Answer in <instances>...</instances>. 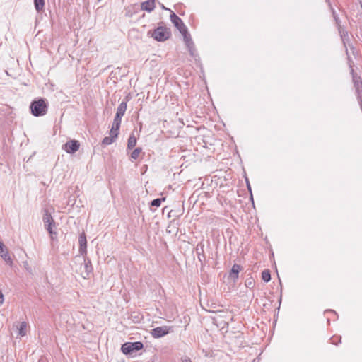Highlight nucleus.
<instances>
[{
  "label": "nucleus",
  "instance_id": "31",
  "mask_svg": "<svg viewBox=\"0 0 362 362\" xmlns=\"http://www.w3.org/2000/svg\"><path fill=\"white\" fill-rule=\"evenodd\" d=\"M253 284H254V283H253L252 280H250V279H247V280L246 281V282H245V285H246V286H247V287H248V288H251V287H252V286H253Z\"/></svg>",
  "mask_w": 362,
  "mask_h": 362
},
{
  "label": "nucleus",
  "instance_id": "30",
  "mask_svg": "<svg viewBox=\"0 0 362 362\" xmlns=\"http://www.w3.org/2000/svg\"><path fill=\"white\" fill-rule=\"evenodd\" d=\"M187 47L188 49L189 54L192 57H196V48H195L194 44L192 43L190 45H187Z\"/></svg>",
  "mask_w": 362,
  "mask_h": 362
},
{
  "label": "nucleus",
  "instance_id": "17",
  "mask_svg": "<svg viewBox=\"0 0 362 362\" xmlns=\"http://www.w3.org/2000/svg\"><path fill=\"white\" fill-rule=\"evenodd\" d=\"M331 11H332L335 24L337 26L338 30H341V29H344L341 25V21L332 6H331Z\"/></svg>",
  "mask_w": 362,
  "mask_h": 362
},
{
  "label": "nucleus",
  "instance_id": "11",
  "mask_svg": "<svg viewBox=\"0 0 362 362\" xmlns=\"http://www.w3.org/2000/svg\"><path fill=\"white\" fill-rule=\"evenodd\" d=\"M242 267L240 265L234 264L229 272L228 279L233 282H235L239 276V272L241 271Z\"/></svg>",
  "mask_w": 362,
  "mask_h": 362
},
{
  "label": "nucleus",
  "instance_id": "14",
  "mask_svg": "<svg viewBox=\"0 0 362 362\" xmlns=\"http://www.w3.org/2000/svg\"><path fill=\"white\" fill-rule=\"evenodd\" d=\"M127 100L128 99H126V100L124 101H122L118 106L117 109V112L116 114L123 117V115H124L126 110H127Z\"/></svg>",
  "mask_w": 362,
  "mask_h": 362
},
{
  "label": "nucleus",
  "instance_id": "6",
  "mask_svg": "<svg viewBox=\"0 0 362 362\" xmlns=\"http://www.w3.org/2000/svg\"><path fill=\"white\" fill-rule=\"evenodd\" d=\"M170 18L171 22L178 29L180 33L187 30L182 20L172 11H170Z\"/></svg>",
  "mask_w": 362,
  "mask_h": 362
},
{
  "label": "nucleus",
  "instance_id": "36",
  "mask_svg": "<svg viewBox=\"0 0 362 362\" xmlns=\"http://www.w3.org/2000/svg\"><path fill=\"white\" fill-rule=\"evenodd\" d=\"M38 362H46V359L44 357H41L39 358Z\"/></svg>",
  "mask_w": 362,
  "mask_h": 362
},
{
  "label": "nucleus",
  "instance_id": "29",
  "mask_svg": "<svg viewBox=\"0 0 362 362\" xmlns=\"http://www.w3.org/2000/svg\"><path fill=\"white\" fill-rule=\"evenodd\" d=\"M330 342L332 344L338 345L339 343H341V336H333L330 338Z\"/></svg>",
  "mask_w": 362,
  "mask_h": 362
},
{
  "label": "nucleus",
  "instance_id": "15",
  "mask_svg": "<svg viewBox=\"0 0 362 362\" xmlns=\"http://www.w3.org/2000/svg\"><path fill=\"white\" fill-rule=\"evenodd\" d=\"M46 230L48 231L52 240H54L57 236V232L54 230V228H56V223H53V224H47V226H45Z\"/></svg>",
  "mask_w": 362,
  "mask_h": 362
},
{
  "label": "nucleus",
  "instance_id": "8",
  "mask_svg": "<svg viewBox=\"0 0 362 362\" xmlns=\"http://www.w3.org/2000/svg\"><path fill=\"white\" fill-rule=\"evenodd\" d=\"M80 147V143L77 140H70L67 141L63 147V149H64L67 153H74L76 152Z\"/></svg>",
  "mask_w": 362,
  "mask_h": 362
},
{
  "label": "nucleus",
  "instance_id": "27",
  "mask_svg": "<svg viewBox=\"0 0 362 362\" xmlns=\"http://www.w3.org/2000/svg\"><path fill=\"white\" fill-rule=\"evenodd\" d=\"M141 151H142L141 148H135L131 153V158H132L134 160H136L139 158V154L141 153Z\"/></svg>",
  "mask_w": 362,
  "mask_h": 362
},
{
  "label": "nucleus",
  "instance_id": "34",
  "mask_svg": "<svg viewBox=\"0 0 362 362\" xmlns=\"http://www.w3.org/2000/svg\"><path fill=\"white\" fill-rule=\"evenodd\" d=\"M4 245L0 242V252H4Z\"/></svg>",
  "mask_w": 362,
  "mask_h": 362
},
{
  "label": "nucleus",
  "instance_id": "35",
  "mask_svg": "<svg viewBox=\"0 0 362 362\" xmlns=\"http://www.w3.org/2000/svg\"><path fill=\"white\" fill-rule=\"evenodd\" d=\"M357 101H358V103L359 104L361 110H362V98L357 100Z\"/></svg>",
  "mask_w": 362,
  "mask_h": 362
},
{
  "label": "nucleus",
  "instance_id": "38",
  "mask_svg": "<svg viewBox=\"0 0 362 362\" xmlns=\"http://www.w3.org/2000/svg\"><path fill=\"white\" fill-rule=\"evenodd\" d=\"M246 181H247V185L248 189L251 192V187H250V185L249 184L247 179L246 180Z\"/></svg>",
  "mask_w": 362,
  "mask_h": 362
},
{
  "label": "nucleus",
  "instance_id": "19",
  "mask_svg": "<svg viewBox=\"0 0 362 362\" xmlns=\"http://www.w3.org/2000/svg\"><path fill=\"white\" fill-rule=\"evenodd\" d=\"M45 4V0H34L35 8L37 12L43 11Z\"/></svg>",
  "mask_w": 362,
  "mask_h": 362
},
{
  "label": "nucleus",
  "instance_id": "23",
  "mask_svg": "<svg viewBox=\"0 0 362 362\" xmlns=\"http://www.w3.org/2000/svg\"><path fill=\"white\" fill-rule=\"evenodd\" d=\"M262 279L264 282H269L271 280V273L269 269H264L262 272Z\"/></svg>",
  "mask_w": 362,
  "mask_h": 362
},
{
  "label": "nucleus",
  "instance_id": "33",
  "mask_svg": "<svg viewBox=\"0 0 362 362\" xmlns=\"http://www.w3.org/2000/svg\"><path fill=\"white\" fill-rule=\"evenodd\" d=\"M4 300V295L0 292V304H2Z\"/></svg>",
  "mask_w": 362,
  "mask_h": 362
},
{
  "label": "nucleus",
  "instance_id": "16",
  "mask_svg": "<svg viewBox=\"0 0 362 362\" xmlns=\"http://www.w3.org/2000/svg\"><path fill=\"white\" fill-rule=\"evenodd\" d=\"M181 34L183 36V40L186 46L190 45L191 44L194 43L191 37V35L188 32V30L183 31L182 33H181Z\"/></svg>",
  "mask_w": 362,
  "mask_h": 362
},
{
  "label": "nucleus",
  "instance_id": "5",
  "mask_svg": "<svg viewBox=\"0 0 362 362\" xmlns=\"http://www.w3.org/2000/svg\"><path fill=\"white\" fill-rule=\"evenodd\" d=\"M83 269L81 271V275L84 279H88L90 278V275L93 273V268L90 259L88 258L86 255L83 256Z\"/></svg>",
  "mask_w": 362,
  "mask_h": 362
},
{
  "label": "nucleus",
  "instance_id": "7",
  "mask_svg": "<svg viewBox=\"0 0 362 362\" xmlns=\"http://www.w3.org/2000/svg\"><path fill=\"white\" fill-rule=\"evenodd\" d=\"M172 331V328L168 326L157 327L151 330V335L154 338H160Z\"/></svg>",
  "mask_w": 362,
  "mask_h": 362
},
{
  "label": "nucleus",
  "instance_id": "26",
  "mask_svg": "<svg viewBox=\"0 0 362 362\" xmlns=\"http://www.w3.org/2000/svg\"><path fill=\"white\" fill-rule=\"evenodd\" d=\"M115 141V139H114L112 136H105L103 141H102V145L107 146L112 144Z\"/></svg>",
  "mask_w": 362,
  "mask_h": 362
},
{
  "label": "nucleus",
  "instance_id": "37",
  "mask_svg": "<svg viewBox=\"0 0 362 362\" xmlns=\"http://www.w3.org/2000/svg\"><path fill=\"white\" fill-rule=\"evenodd\" d=\"M160 6L162 9L168 10V8H167L163 4L160 3ZM169 11H170V10L169 9Z\"/></svg>",
  "mask_w": 362,
  "mask_h": 362
},
{
  "label": "nucleus",
  "instance_id": "18",
  "mask_svg": "<svg viewBox=\"0 0 362 362\" xmlns=\"http://www.w3.org/2000/svg\"><path fill=\"white\" fill-rule=\"evenodd\" d=\"M136 144V138L134 136V134L132 133V134H130V136L128 139L127 148V149H132L133 148L135 147Z\"/></svg>",
  "mask_w": 362,
  "mask_h": 362
},
{
  "label": "nucleus",
  "instance_id": "39",
  "mask_svg": "<svg viewBox=\"0 0 362 362\" xmlns=\"http://www.w3.org/2000/svg\"><path fill=\"white\" fill-rule=\"evenodd\" d=\"M326 2H327V3H328L329 6L331 8L332 4H331V3H330V1H329V0H326Z\"/></svg>",
  "mask_w": 362,
  "mask_h": 362
},
{
  "label": "nucleus",
  "instance_id": "13",
  "mask_svg": "<svg viewBox=\"0 0 362 362\" xmlns=\"http://www.w3.org/2000/svg\"><path fill=\"white\" fill-rule=\"evenodd\" d=\"M42 221L45 224V226H47V224H53V223H55L54 221L51 214L48 211L47 209L44 210V215L42 217Z\"/></svg>",
  "mask_w": 362,
  "mask_h": 362
},
{
  "label": "nucleus",
  "instance_id": "25",
  "mask_svg": "<svg viewBox=\"0 0 362 362\" xmlns=\"http://www.w3.org/2000/svg\"><path fill=\"white\" fill-rule=\"evenodd\" d=\"M165 198H157L151 201V206L159 207L161 204L162 201H165Z\"/></svg>",
  "mask_w": 362,
  "mask_h": 362
},
{
  "label": "nucleus",
  "instance_id": "41",
  "mask_svg": "<svg viewBox=\"0 0 362 362\" xmlns=\"http://www.w3.org/2000/svg\"><path fill=\"white\" fill-rule=\"evenodd\" d=\"M349 46H350V47H351V49H352V50L354 51V47L352 45H349Z\"/></svg>",
  "mask_w": 362,
  "mask_h": 362
},
{
  "label": "nucleus",
  "instance_id": "9",
  "mask_svg": "<svg viewBox=\"0 0 362 362\" xmlns=\"http://www.w3.org/2000/svg\"><path fill=\"white\" fill-rule=\"evenodd\" d=\"M78 252L80 255L84 256L87 254V240L86 235L84 232L81 233L78 236Z\"/></svg>",
  "mask_w": 362,
  "mask_h": 362
},
{
  "label": "nucleus",
  "instance_id": "40",
  "mask_svg": "<svg viewBox=\"0 0 362 362\" xmlns=\"http://www.w3.org/2000/svg\"><path fill=\"white\" fill-rule=\"evenodd\" d=\"M326 312H331V313L336 314V313L333 310H327Z\"/></svg>",
  "mask_w": 362,
  "mask_h": 362
},
{
  "label": "nucleus",
  "instance_id": "32",
  "mask_svg": "<svg viewBox=\"0 0 362 362\" xmlns=\"http://www.w3.org/2000/svg\"><path fill=\"white\" fill-rule=\"evenodd\" d=\"M181 361L182 362H192L191 358L187 356H185L181 358Z\"/></svg>",
  "mask_w": 362,
  "mask_h": 362
},
{
  "label": "nucleus",
  "instance_id": "20",
  "mask_svg": "<svg viewBox=\"0 0 362 362\" xmlns=\"http://www.w3.org/2000/svg\"><path fill=\"white\" fill-rule=\"evenodd\" d=\"M1 257L6 261V263L11 264L12 259L9 255V253L7 249L4 247V252H0Z\"/></svg>",
  "mask_w": 362,
  "mask_h": 362
},
{
  "label": "nucleus",
  "instance_id": "1",
  "mask_svg": "<svg viewBox=\"0 0 362 362\" xmlns=\"http://www.w3.org/2000/svg\"><path fill=\"white\" fill-rule=\"evenodd\" d=\"M31 114L35 117H41L47 114L48 105L45 98H38L33 100L30 105Z\"/></svg>",
  "mask_w": 362,
  "mask_h": 362
},
{
  "label": "nucleus",
  "instance_id": "24",
  "mask_svg": "<svg viewBox=\"0 0 362 362\" xmlns=\"http://www.w3.org/2000/svg\"><path fill=\"white\" fill-rule=\"evenodd\" d=\"M119 127H116L112 125V129L110 131V136L114 139H117L119 134Z\"/></svg>",
  "mask_w": 362,
  "mask_h": 362
},
{
  "label": "nucleus",
  "instance_id": "4",
  "mask_svg": "<svg viewBox=\"0 0 362 362\" xmlns=\"http://www.w3.org/2000/svg\"><path fill=\"white\" fill-rule=\"evenodd\" d=\"M144 348L141 341L126 342L122 345L121 351L125 355H132L133 353L140 351Z\"/></svg>",
  "mask_w": 362,
  "mask_h": 362
},
{
  "label": "nucleus",
  "instance_id": "22",
  "mask_svg": "<svg viewBox=\"0 0 362 362\" xmlns=\"http://www.w3.org/2000/svg\"><path fill=\"white\" fill-rule=\"evenodd\" d=\"M27 326H28V324L26 322H22L20 324L19 327H17V329H18V334L21 336L23 337L26 334Z\"/></svg>",
  "mask_w": 362,
  "mask_h": 362
},
{
  "label": "nucleus",
  "instance_id": "2",
  "mask_svg": "<svg viewBox=\"0 0 362 362\" xmlns=\"http://www.w3.org/2000/svg\"><path fill=\"white\" fill-rule=\"evenodd\" d=\"M346 53L348 56V60H349V64L351 69V74L352 75V81L354 83V87L355 90V95L356 97V99H361L362 98V79L360 76L356 74L354 72V69L353 68L354 66V62L351 60L350 56L349 55L348 49H346Z\"/></svg>",
  "mask_w": 362,
  "mask_h": 362
},
{
  "label": "nucleus",
  "instance_id": "28",
  "mask_svg": "<svg viewBox=\"0 0 362 362\" xmlns=\"http://www.w3.org/2000/svg\"><path fill=\"white\" fill-rule=\"evenodd\" d=\"M122 116L116 114L112 125L116 127H120L121 122H122Z\"/></svg>",
  "mask_w": 362,
  "mask_h": 362
},
{
  "label": "nucleus",
  "instance_id": "10",
  "mask_svg": "<svg viewBox=\"0 0 362 362\" xmlns=\"http://www.w3.org/2000/svg\"><path fill=\"white\" fill-rule=\"evenodd\" d=\"M204 245L202 241L199 242L195 248L196 254L197 255V258L199 261L201 262L202 266L204 265V263L206 261V255L204 254Z\"/></svg>",
  "mask_w": 362,
  "mask_h": 362
},
{
  "label": "nucleus",
  "instance_id": "12",
  "mask_svg": "<svg viewBox=\"0 0 362 362\" xmlns=\"http://www.w3.org/2000/svg\"><path fill=\"white\" fill-rule=\"evenodd\" d=\"M155 1H156L148 0L142 2L141 4V9L147 12L153 11L156 7Z\"/></svg>",
  "mask_w": 362,
  "mask_h": 362
},
{
  "label": "nucleus",
  "instance_id": "21",
  "mask_svg": "<svg viewBox=\"0 0 362 362\" xmlns=\"http://www.w3.org/2000/svg\"><path fill=\"white\" fill-rule=\"evenodd\" d=\"M339 33L340 34L344 45L346 46V44L349 41L348 32L346 31L344 29H341V30H339Z\"/></svg>",
  "mask_w": 362,
  "mask_h": 362
},
{
  "label": "nucleus",
  "instance_id": "3",
  "mask_svg": "<svg viewBox=\"0 0 362 362\" xmlns=\"http://www.w3.org/2000/svg\"><path fill=\"white\" fill-rule=\"evenodd\" d=\"M148 35L158 42H165L171 36V30L165 26H158L153 31L149 30Z\"/></svg>",
  "mask_w": 362,
  "mask_h": 362
}]
</instances>
